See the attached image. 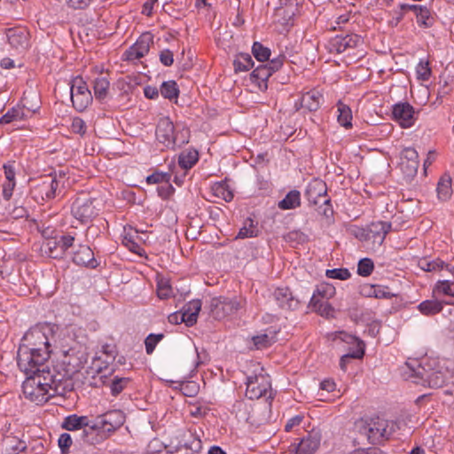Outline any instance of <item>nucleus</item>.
Here are the masks:
<instances>
[{
  "label": "nucleus",
  "instance_id": "1",
  "mask_svg": "<svg viewBox=\"0 0 454 454\" xmlns=\"http://www.w3.org/2000/svg\"><path fill=\"white\" fill-rule=\"evenodd\" d=\"M82 361L66 354L61 362L53 365V372L27 375L23 382L22 391L26 399L36 404H43L54 396L59 386L79 371Z\"/></svg>",
  "mask_w": 454,
  "mask_h": 454
},
{
  "label": "nucleus",
  "instance_id": "2",
  "mask_svg": "<svg viewBox=\"0 0 454 454\" xmlns=\"http://www.w3.org/2000/svg\"><path fill=\"white\" fill-rule=\"evenodd\" d=\"M435 360H429L423 364L417 360L407 362L406 365L411 370V377L417 384H421L433 388L443 387L450 375L448 369L438 366Z\"/></svg>",
  "mask_w": 454,
  "mask_h": 454
},
{
  "label": "nucleus",
  "instance_id": "3",
  "mask_svg": "<svg viewBox=\"0 0 454 454\" xmlns=\"http://www.w3.org/2000/svg\"><path fill=\"white\" fill-rule=\"evenodd\" d=\"M50 353L51 351L45 348L37 351L20 347L17 354L18 367L27 376L53 372V366L49 365Z\"/></svg>",
  "mask_w": 454,
  "mask_h": 454
},
{
  "label": "nucleus",
  "instance_id": "4",
  "mask_svg": "<svg viewBox=\"0 0 454 454\" xmlns=\"http://www.w3.org/2000/svg\"><path fill=\"white\" fill-rule=\"evenodd\" d=\"M155 135L166 148L175 149L189 142L190 131L184 125H174L169 117L163 116L157 123Z\"/></svg>",
  "mask_w": 454,
  "mask_h": 454
},
{
  "label": "nucleus",
  "instance_id": "5",
  "mask_svg": "<svg viewBox=\"0 0 454 454\" xmlns=\"http://www.w3.org/2000/svg\"><path fill=\"white\" fill-rule=\"evenodd\" d=\"M246 395L248 399H259L262 396L271 398V382L270 376L259 365L247 377Z\"/></svg>",
  "mask_w": 454,
  "mask_h": 454
},
{
  "label": "nucleus",
  "instance_id": "6",
  "mask_svg": "<svg viewBox=\"0 0 454 454\" xmlns=\"http://www.w3.org/2000/svg\"><path fill=\"white\" fill-rule=\"evenodd\" d=\"M99 200L90 197H78L72 203V215L80 223H87L96 218L101 208Z\"/></svg>",
  "mask_w": 454,
  "mask_h": 454
},
{
  "label": "nucleus",
  "instance_id": "7",
  "mask_svg": "<svg viewBox=\"0 0 454 454\" xmlns=\"http://www.w3.org/2000/svg\"><path fill=\"white\" fill-rule=\"evenodd\" d=\"M49 325H37L30 328L23 336L20 347H26L28 349L37 350L45 348L50 350V340L46 332H50Z\"/></svg>",
  "mask_w": 454,
  "mask_h": 454
},
{
  "label": "nucleus",
  "instance_id": "8",
  "mask_svg": "<svg viewBox=\"0 0 454 454\" xmlns=\"http://www.w3.org/2000/svg\"><path fill=\"white\" fill-rule=\"evenodd\" d=\"M70 96L74 107L84 111L92 102V95L82 78L77 76L71 81Z\"/></svg>",
  "mask_w": 454,
  "mask_h": 454
},
{
  "label": "nucleus",
  "instance_id": "9",
  "mask_svg": "<svg viewBox=\"0 0 454 454\" xmlns=\"http://www.w3.org/2000/svg\"><path fill=\"white\" fill-rule=\"evenodd\" d=\"M395 427V424L393 421L380 418L372 419L367 428L368 439L373 444L380 443L393 434Z\"/></svg>",
  "mask_w": 454,
  "mask_h": 454
},
{
  "label": "nucleus",
  "instance_id": "10",
  "mask_svg": "<svg viewBox=\"0 0 454 454\" xmlns=\"http://www.w3.org/2000/svg\"><path fill=\"white\" fill-rule=\"evenodd\" d=\"M393 119L402 128H411L417 120L413 106L408 102H398L392 107Z\"/></svg>",
  "mask_w": 454,
  "mask_h": 454
},
{
  "label": "nucleus",
  "instance_id": "11",
  "mask_svg": "<svg viewBox=\"0 0 454 454\" xmlns=\"http://www.w3.org/2000/svg\"><path fill=\"white\" fill-rule=\"evenodd\" d=\"M241 305L236 298L217 297L211 301V310L214 317L217 319L236 313Z\"/></svg>",
  "mask_w": 454,
  "mask_h": 454
},
{
  "label": "nucleus",
  "instance_id": "12",
  "mask_svg": "<svg viewBox=\"0 0 454 454\" xmlns=\"http://www.w3.org/2000/svg\"><path fill=\"white\" fill-rule=\"evenodd\" d=\"M152 43L153 35L150 33L142 34L136 43L125 51V59L135 61L145 57L149 52Z\"/></svg>",
  "mask_w": 454,
  "mask_h": 454
},
{
  "label": "nucleus",
  "instance_id": "13",
  "mask_svg": "<svg viewBox=\"0 0 454 454\" xmlns=\"http://www.w3.org/2000/svg\"><path fill=\"white\" fill-rule=\"evenodd\" d=\"M339 338L341 339L343 341L355 346V349L348 352L347 354L343 355L340 357V366L342 371H346L347 370V362L348 359H350V358L360 359L364 356V343L358 338H356L353 335L348 334L346 333H343V332H340L339 333Z\"/></svg>",
  "mask_w": 454,
  "mask_h": 454
},
{
  "label": "nucleus",
  "instance_id": "14",
  "mask_svg": "<svg viewBox=\"0 0 454 454\" xmlns=\"http://www.w3.org/2000/svg\"><path fill=\"white\" fill-rule=\"evenodd\" d=\"M419 166V153L413 147H405L401 153L400 168L407 177H413Z\"/></svg>",
  "mask_w": 454,
  "mask_h": 454
},
{
  "label": "nucleus",
  "instance_id": "15",
  "mask_svg": "<svg viewBox=\"0 0 454 454\" xmlns=\"http://www.w3.org/2000/svg\"><path fill=\"white\" fill-rule=\"evenodd\" d=\"M10 46L17 52H24L29 47V34L25 27H12L6 32Z\"/></svg>",
  "mask_w": 454,
  "mask_h": 454
},
{
  "label": "nucleus",
  "instance_id": "16",
  "mask_svg": "<svg viewBox=\"0 0 454 454\" xmlns=\"http://www.w3.org/2000/svg\"><path fill=\"white\" fill-rule=\"evenodd\" d=\"M59 188V182L54 176H48L36 184L32 190L34 197L42 200H50L55 198Z\"/></svg>",
  "mask_w": 454,
  "mask_h": 454
},
{
  "label": "nucleus",
  "instance_id": "17",
  "mask_svg": "<svg viewBox=\"0 0 454 454\" xmlns=\"http://www.w3.org/2000/svg\"><path fill=\"white\" fill-rule=\"evenodd\" d=\"M327 193L326 184L321 179H313L309 182L305 190V196L309 202L313 205L320 203L322 198H325ZM324 204L329 205L330 199H325Z\"/></svg>",
  "mask_w": 454,
  "mask_h": 454
},
{
  "label": "nucleus",
  "instance_id": "18",
  "mask_svg": "<svg viewBox=\"0 0 454 454\" xmlns=\"http://www.w3.org/2000/svg\"><path fill=\"white\" fill-rule=\"evenodd\" d=\"M124 422V413L120 410H113L102 414L98 419V424L90 427L93 428L98 426L106 431L111 432L121 427Z\"/></svg>",
  "mask_w": 454,
  "mask_h": 454
},
{
  "label": "nucleus",
  "instance_id": "19",
  "mask_svg": "<svg viewBox=\"0 0 454 454\" xmlns=\"http://www.w3.org/2000/svg\"><path fill=\"white\" fill-rule=\"evenodd\" d=\"M273 297L278 306L282 309L294 310L299 306V300L294 296L288 287L276 288Z\"/></svg>",
  "mask_w": 454,
  "mask_h": 454
},
{
  "label": "nucleus",
  "instance_id": "20",
  "mask_svg": "<svg viewBox=\"0 0 454 454\" xmlns=\"http://www.w3.org/2000/svg\"><path fill=\"white\" fill-rule=\"evenodd\" d=\"M391 230V223L388 222L378 221L368 225V241L380 247L383 244L387 234Z\"/></svg>",
  "mask_w": 454,
  "mask_h": 454
},
{
  "label": "nucleus",
  "instance_id": "21",
  "mask_svg": "<svg viewBox=\"0 0 454 454\" xmlns=\"http://www.w3.org/2000/svg\"><path fill=\"white\" fill-rule=\"evenodd\" d=\"M73 262L77 265L95 269L98 263L94 257V253L91 248L86 245L79 246L78 249L74 252Z\"/></svg>",
  "mask_w": 454,
  "mask_h": 454
},
{
  "label": "nucleus",
  "instance_id": "22",
  "mask_svg": "<svg viewBox=\"0 0 454 454\" xmlns=\"http://www.w3.org/2000/svg\"><path fill=\"white\" fill-rule=\"evenodd\" d=\"M321 436L317 432L303 437L296 448V454H314L320 445Z\"/></svg>",
  "mask_w": 454,
  "mask_h": 454
},
{
  "label": "nucleus",
  "instance_id": "23",
  "mask_svg": "<svg viewBox=\"0 0 454 454\" xmlns=\"http://www.w3.org/2000/svg\"><path fill=\"white\" fill-rule=\"evenodd\" d=\"M323 103V95L317 90L303 93L300 98V107L309 112L317 111Z\"/></svg>",
  "mask_w": 454,
  "mask_h": 454
},
{
  "label": "nucleus",
  "instance_id": "24",
  "mask_svg": "<svg viewBox=\"0 0 454 454\" xmlns=\"http://www.w3.org/2000/svg\"><path fill=\"white\" fill-rule=\"evenodd\" d=\"M178 448L190 450L192 454L200 452L202 449L200 435L196 432L188 431L180 441Z\"/></svg>",
  "mask_w": 454,
  "mask_h": 454
},
{
  "label": "nucleus",
  "instance_id": "25",
  "mask_svg": "<svg viewBox=\"0 0 454 454\" xmlns=\"http://www.w3.org/2000/svg\"><path fill=\"white\" fill-rule=\"evenodd\" d=\"M336 290L333 285L324 284L316 289L314 292L309 305L311 307H317L319 301H325V300H329L335 295Z\"/></svg>",
  "mask_w": 454,
  "mask_h": 454
},
{
  "label": "nucleus",
  "instance_id": "26",
  "mask_svg": "<svg viewBox=\"0 0 454 454\" xmlns=\"http://www.w3.org/2000/svg\"><path fill=\"white\" fill-rule=\"evenodd\" d=\"M61 427L67 431H76L90 427V419L87 416L71 414L64 419Z\"/></svg>",
  "mask_w": 454,
  "mask_h": 454
},
{
  "label": "nucleus",
  "instance_id": "27",
  "mask_svg": "<svg viewBox=\"0 0 454 454\" xmlns=\"http://www.w3.org/2000/svg\"><path fill=\"white\" fill-rule=\"evenodd\" d=\"M364 295L368 297H374L377 299H390L395 296V294L389 291V288L380 285H368L364 286L362 289Z\"/></svg>",
  "mask_w": 454,
  "mask_h": 454
},
{
  "label": "nucleus",
  "instance_id": "28",
  "mask_svg": "<svg viewBox=\"0 0 454 454\" xmlns=\"http://www.w3.org/2000/svg\"><path fill=\"white\" fill-rule=\"evenodd\" d=\"M437 197L442 201H446L452 195V182L449 174H443L438 180L436 187Z\"/></svg>",
  "mask_w": 454,
  "mask_h": 454
},
{
  "label": "nucleus",
  "instance_id": "29",
  "mask_svg": "<svg viewBox=\"0 0 454 454\" xmlns=\"http://www.w3.org/2000/svg\"><path fill=\"white\" fill-rule=\"evenodd\" d=\"M198 160L199 153L197 150L192 148L183 151L178 157V164L184 170L192 168Z\"/></svg>",
  "mask_w": 454,
  "mask_h": 454
},
{
  "label": "nucleus",
  "instance_id": "30",
  "mask_svg": "<svg viewBox=\"0 0 454 454\" xmlns=\"http://www.w3.org/2000/svg\"><path fill=\"white\" fill-rule=\"evenodd\" d=\"M138 237V233L137 231H133L132 229L127 231L124 228V235L122 239V244L131 252L142 255L144 253V249L136 241V239Z\"/></svg>",
  "mask_w": 454,
  "mask_h": 454
},
{
  "label": "nucleus",
  "instance_id": "31",
  "mask_svg": "<svg viewBox=\"0 0 454 454\" xmlns=\"http://www.w3.org/2000/svg\"><path fill=\"white\" fill-rule=\"evenodd\" d=\"M301 205V193L297 190H292L285 196L283 200L278 201V207L281 210L294 209Z\"/></svg>",
  "mask_w": 454,
  "mask_h": 454
},
{
  "label": "nucleus",
  "instance_id": "32",
  "mask_svg": "<svg viewBox=\"0 0 454 454\" xmlns=\"http://www.w3.org/2000/svg\"><path fill=\"white\" fill-rule=\"evenodd\" d=\"M352 112L348 106L339 101L337 104V121L345 129L352 127Z\"/></svg>",
  "mask_w": 454,
  "mask_h": 454
},
{
  "label": "nucleus",
  "instance_id": "33",
  "mask_svg": "<svg viewBox=\"0 0 454 454\" xmlns=\"http://www.w3.org/2000/svg\"><path fill=\"white\" fill-rule=\"evenodd\" d=\"M60 247L58 239H51L43 243L42 251L48 257L59 259L63 257L62 249Z\"/></svg>",
  "mask_w": 454,
  "mask_h": 454
},
{
  "label": "nucleus",
  "instance_id": "34",
  "mask_svg": "<svg viewBox=\"0 0 454 454\" xmlns=\"http://www.w3.org/2000/svg\"><path fill=\"white\" fill-rule=\"evenodd\" d=\"M250 405L244 400H237L232 405L231 413L239 421L247 422L250 419Z\"/></svg>",
  "mask_w": 454,
  "mask_h": 454
},
{
  "label": "nucleus",
  "instance_id": "35",
  "mask_svg": "<svg viewBox=\"0 0 454 454\" xmlns=\"http://www.w3.org/2000/svg\"><path fill=\"white\" fill-rule=\"evenodd\" d=\"M110 82L106 77H98L93 82V90L96 99L102 101L106 98Z\"/></svg>",
  "mask_w": 454,
  "mask_h": 454
},
{
  "label": "nucleus",
  "instance_id": "36",
  "mask_svg": "<svg viewBox=\"0 0 454 454\" xmlns=\"http://www.w3.org/2000/svg\"><path fill=\"white\" fill-rule=\"evenodd\" d=\"M259 233L257 223L251 218H247L244 225L239 229L236 239H248L256 237Z\"/></svg>",
  "mask_w": 454,
  "mask_h": 454
},
{
  "label": "nucleus",
  "instance_id": "37",
  "mask_svg": "<svg viewBox=\"0 0 454 454\" xmlns=\"http://www.w3.org/2000/svg\"><path fill=\"white\" fill-rule=\"evenodd\" d=\"M418 309L425 316H433L442 309V304L437 300H426L418 305Z\"/></svg>",
  "mask_w": 454,
  "mask_h": 454
},
{
  "label": "nucleus",
  "instance_id": "38",
  "mask_svg": "<svg viewBox=\"0 0 454 454\" xmlns=\"http://www.w3.org/2000/svg\"><path fill=\"white\" fill-rule=\"evenodd\" d=\"M271 74L272 73L268 68V65L261 64L252 72L251 79L257 82L259 87L262 85L266 87V82Z\"/></svg>",
  "mask_w": 454,
  "mask_h": 454
},
{
  "label": "nucleus",
  "instance_id": "39",
  "mask_svg": "<svg viewBox=\"0 0 454 454\" xmlns=\"http://www.w3.org/2000/svg\"><path fill=\"white\" fill-rule=\"evenodd\" d=\"M433 292L437 295L454 297V279L438 280L434 284Z\"/></svg>",
  "mask_w": 454,
  "mask_h": 454
},
{
  "label": "nucleus",
  "instance_id": "40",
  "mask_svg": "<svg viewBox=\"0 0 454 454\" xmlns=\"http://www.w3.org/2000/svg\"><path fill=\"white\" fill-rule=\"evenodd\" d=\"M254 66V60L248 53H239L233 61L235 72H246Z\"/></svg>",
  "mask_w": 454,
  "mask_h": 454
},
{
  "label": "nucleus",
  "instance_id": "41",
  "mask_svg": "<svg viewBox=\"0 0 454 454\" xmlns=\"http://www.w3.org/2000/svg\"><path fill=\"white\" fill-rule=\"evenodd\" d=\"M160 93L164 98L176 99L179 95V89L175 81L169 80L161 83Z\"/></svg>",
  "mask_w": 454,
  "mask_h": 454
},
{
  "label": "nucleus",
  "instance_id": "42",
  "mask_svg": "<svg viewBox=\"0 0 454 454\" xmlns=\"http://www.w3.org/2000/svg\"><path fill=\"white\" fill-rule=\"evenodd\" d=\"M416 19L417 23L420 27H430L434 24V17L431 11L424 5H422L421 8H419V12L416 14Z\"/></svg>",
  "mask_w": 454,
  "mask_h": 454
},
{
  "label": "nucleus",
  "instance_id": "43",
  "mask_svg": "<svg viewBox=\"0 0 454 454\" xmlns=\"http://www.w3.org/2000/svg\"><path fill=\"white\" fill-rule=\"evenodd\" d=\"M157 295L160 299H168L173 295V289L167 278H161L157 282Z\"/></svg>",
  "mask_w": 454,
  "mask_h": 454
},
{
  "label": "nucleus",
  "instance_id": "44",
  "mask_svg": "<svg viewBox=\"0 0 454 454\" xmlns=\"http://www.w3.org/2000/svg\"><path fill=\"white\" fill-rule=\"evenodd\" d=\"M442 266V260L437 258L434 260L422 259L419 262V267L427 272H440Z\"/></svg>",
  "mask_w": 454,
  "mask_h": 454
},
{
  "label": "nucleus",
  "instance_id": "45",
  "mask_svg": "<svg viewBox=\"0 0 454 454\" xmlns=\"http://www.w3.org/2000/svg\"><path fill=\"white\" fill-rule=\"evenodd\" d=\"M252 52L254 58L260 62L268 60L270 56V50L267 47H264L259 42L254 43L252 46Z\"/></svg>",
  "mask_w": 454,
  "mask_h": 454
},
{
  "label": "nucleus",
  "instance_id": "46",
  "mask_svg": "<svg viewBox=\"0 0 454 454\" xmlns=\"http://www.w3.org/2000/svg\"><path fill=\"white\" fill-rule=\"evenodd\" d=\"M213 191L217 197L222 198L225 201H231L233 198V193L228 187L226 183H217L213 186Z\"/></svg>",
  "mask_w": 454,
  "mask_h": 454
},
{
  "label": "nucleus",
  "instance_id": "47",
  "mask_svg": "<svg viewBox=\"0 0 454 454\" xmlns=\"http://www.w3.org/2000/svg\"><path fill=\"white\" fill-rule=\"evenodd\" d=\"M252 341L257 349H262L271 345L275 341V337L273 335L270 336L267 333H262L253 336Z\"/></svg>",
  "mask_w": 454,
  "mask_h": 454
},
{
  "label": "nucleus",
  "instance_id": "48",
  "mask_svg": "<svg viewBox=\"0 0 454 454\" xmlns=\"http://www.w3.org/2000/svg\"><path fill=\"white\" fill-rule=\"evenodd\" d=\"M417 78L421 81H427L431 76V68L428 60L420 59L416 67Z\"/></svg>",
  "mask_w": 454,
  "mask_h": 454
},
{
  "label": "nucleus",
  "instance_id": "49",
  "mask_svg": "<svg viewBox=\"0 0 454 454\" xmlns=\"http://www.w3.org/2000/svg\"><path fill=\"white\" fill-rule=\"evenodd\" d=\"M374 270V263L370 258H363L357 264V274L362 277L370 276Z\"/></svg>",
  "mask_w": 454,
  "mask_h": 454
},
{
  "label": "nucleus",
  "instance_id": "50",
  "mask_svg": "<svg viewBox=\"0 0 454 454\" xmlns=\"http://www.w3.org/2000/svg\"><path fill=\"white\" fill-rule=\"evenodd\" d=\"M164 338L163 333H150L145 340V351L148 355H151L157 344Z\"/></svg>",
  "mask_w": 454,
  "mask_h": 454
},
{
  "label": "nucleus",
  "instance_id": "51",
  "mask_svg": "<svg viewBox=\"0 0 454 454\" xmlns=\"http://www.w3.org/2000/svg\"><path fill=\"white\" fill-rule=\"evenodd\" d=\"M325 276L332 279L347 280L351 277V273L347 268H337L326 270Z\"/></svg>",
  "mask_w": 454,
  "mask_h": 454
},
{
  "label": "nucleus",
  "instance_id": "52",
  "mask_svg": "<svg viewBox=\"0 0 454 454\" xmlns=\"http://www.w3.org/2000/svg\"><path fill=\"white\" fill-rule=\"evenodd\" d=\"M129 378L114 377L110 384L111 394L114 396L118 395L129 383Z\"/></svg>",
  "mask_w": 454,
  "mask_h": 454
},
{
  "label": "nucleus",
  "instance_id": "53",
  "mask_svg": "<svg viewBox=\"0 0 454 454\" xmlns=\"http://www.w3.org/2000/svg\"><path fill=\"white\" fill-rule=\"evenodd\" d=\"M102 361L100 357H95L92 361L91 366L87 370V374L91 375L92 378H95V375H99L100 380L106 375H102V372L104 368H106V365H102Z\"/></svg>",
  "mask_w": 454,
  "mask_h": 454
},
{
  "label": "nucleus",
  "instance_id": "54",
  "mask_svg": "<svg viewBox=\"0 0 454 454\" xmlns=\"http://www.w3.org/2000/svg\"><path fill=\"white\" fill-rule=\"evenodd\" d=\"M170 175L162 172H154L146 177V183L148 184H156L162 183H169Z\"/></svg>",
  "mask_w": 454,
  "mask_h": 454
},
{
  "label": "nucleus",
  "instance_id": "55",
  "mask_svg": "<svg viewBox=\"0 0 454 454\" xmlns=\"http://www.w3.org/2000/svg\"><path fill=\"white\" fill-rule=\"evenodd\" d=\"M72 132L80 136H84L87 131V126L85 121L80 117H74L72 120L71 127Z\"/></svg>",
  "mask_w": 454,
  "mask_h": 454
},
{
  "label": "nucleus",
  "instance_id": "56",
  "mask_svg": "<svg viewBox=\"0 0 454 454\" xmlns=\"http://www.w3.org/2000/svg\"><path fill=\"white\" fill-rule=\"evenodd\" d=\"M343 46L342 35H336L328 43V49L331 52L342 53L345 51Z\"/></svg>",
  "mask_w": 454,
  "mask_h": 454
},
{
  "label": "nucleus",
  "instance_id": "57",
  "mask_svg": "<svg viewBox=\"0 0 454 454\" xmlns=\"http://www.w3.org/2000/svg\"><path fill=\"white\" fill-rule=\"evenodd\" d=\"M72 442L73 441L69 434L63 433L59 435L58 443L62 454H68Z\"/></svg>",
  "mask_w": 454,
  "mask_h": 454
},
{
  "label": "nucleus",
  "instance_id": "58",
  "mask_svg": "<svg viewBox=\"0 0 454 454\" xmlns=\"http://www.w3.org/2000/svg\"><path fill=\"white\" fill-rule=\"evenodd\" d=\"M180 389L186 396H194L199 391V386L195 382H185L180 386Z\"/></svg>",
  "mask_w": 454,
  "mask_h": 454
},
{
  "label": "nucleus",
  "instance_id": "59",
  "mask_svg": "<svg viewBox=\"0 0 454 454\" xmlns=\"http://www.w3.org/2000/svg\"><path fill=\"white\" fill-rule=\"evenodd\" d=\"M345 51L348 48H355L361 43V37L357 35H347L342 36Z\"/></svg>",
  "mask_w": 454,
  "mask_h": 454
},
{
  "label": "nucleus",
  "instance_id": "60",
  "mask_svg": "<svg viewBox=\"0 0 454 454\" xmlns=\"http://www.w3.org/2000/svg\"><path fill=\"white\" fill-rule=\"evenodd\" d=\"M58 240L59 242V245L61 247L60 248L62 249V254L64 255L66 251L74 245V237L69 234L63 235L59 237Z\"/></svg>",
  "mask_w": 454,
  "mask_h": 454
},
{
  "label": "nucleus",
  "instance_id": "61",
  "mask_svg": "<svg viewBox=\"0 0 454 454\" xmlns=\"http://www.w3.org/2000/svg\"><path fill=\"white\" fill-rule=\"evenodd\" d=\"M303 419V416L295 415L294 417L289 419L285 426V430L286 432L295 431L298 427H300L301 421Z\"/></svg>",
  "mask_w": 454,
  "mask_h": 454
},
{
  "label": "nucleus",
  "instance_id": "62",
  "mask_svg": "<svg viewBox=\"0 0 454 454\" xmlns=\"http://www.w3.org/2000/svg\"><path fill=\"white\" fill-rule=\"evenodd\" d=\"M160 60L165 67L172 66L174 62V55L170 50L165 49L160 52Z\"/></svg>",
  "mask_w": 454,
  "mask_h": 454
},
{
  "label": "nucleus",
  "instance_id": "63",
  "mask_svg": "<svg viewBox=\"0 0 454 454\" xmlns=\"http://www.w3.org/2000/svg\"><path fill=\"white\" fill-rule=\"evenodd\" d=\"M180 317H181V321L184 322L186 324V325H188V326L193 325L197 322V319H198V315L192 313L191 311L185 310V309H184L181 312Z\"/></svg>",
  "mask_w": 454,
  "mask_h": 454
},
{
  "label": "nucleus",
  "instance_id": "64",
  "mask_svg": "<svg viewBox=\"0 0 454 454\" xmlns=\"http://www.w3.org/2000/svg\"><path fill=\"white\" fill-rule=\"evenodd\" d=\"M162 450L163 446L161 442L159 440L154 439L148 444L145 454H160L162 452Z\"/></svg>",
  "mask_w": 454,
  "mask_h": 454
}]
</instances>
